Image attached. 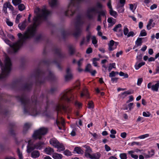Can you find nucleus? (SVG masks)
Wrapping results in <instances>:
<instances>
[{"mask_svg": "<svg viewBox=\"0 0 159 159\" xmlns=\"http://www.w3.org/2000/svg\"><path fill=\"white\" fill-rule=\"evenodd\" d=\"M18 6V9L20 11H22L25 9V5L23 4L20 3Z\"/></svg>", "mask_w": 159, "mask_h": 159, "instance_id": "e433bc0d", "label": "nucleus"}, {"mask_svg": "<svg viewBox=\"0 0 159 159\" xmlns=\"http://www.w3.org/2000/svg\"><path fill=\"white\" fill-rule=\"evenodd\" d=\"M69 51L70 54L71 55H72L74 53L75 50L73 47H72V46H70L69 47Z\"/></svg>", "mask_w": 159, "mask_h": 159, "instance_id": "37998d69", "label": "nucleus"}, {"mask_svg": "<svg viewBox=\"0 0 159 159\" xmlns=\"http://www.w3.org/2000/svg\"><path fill=\"white\" fill-rule=\"evenodd\" d=\"M119 156L121 159H127V155L125 153H120Z\"/></svg>", "mask_w": 159, "mask_h": 159, "instance_id": "a18cd8bd", "label": "nucleus"}, {"mask_svg": "<svg viewBox=\"0 0 159 159\" xmlns=\"http://www.w3.org/2000/svg\"><path fill=\"white\" fill-rule=\"evenodd\" d=\"M151 115V114L148 111H143V115L144 117H149Z\"/></svg>", "mask_w": 159, "mask_h": 159, "instance_id": "de8ad7c7", "label": "nucleus"}, {"mask_svg": "<svg viewBox=\"0 0 159 159\" xmlns=\"http://www.w3.org/2000/svg\"><path fill=\"white\" fill-rule=\"evenodd\" d=\"M129 144H130L129 145H131V146H133L135 145H139L140 144V143L139 142H133L132 143H129Z\"/></svg>", "mask_w": 159, "mask_h": 159, "instance_id": "680f3d73", "label": "nucleus"}, {"mask_svg": "<svg viewBox=\"0 0 159 159\" xmlns=\"http://www.w3.org/2000/svg\"><path fill=\"white\" fill-rule=\"evenodd\" d=\"M52 157L54 159H62V156L61 154L57 153H54L52 155Z\"/></svg>", "mask_w": 159, "mask_h": 159, "instance_id": "a878e982", "label": "nucleus"}, {"mask_svg": "<svg viewBox=\"0 0 159 159\" xmlns=\"http://www.w3.org/2000/svg\"><path fill=\"white\" fill-rule=\"evenodd\" d=\"M143 81V79L142 78H139L138 79L137 85L140 86Z\"/></svg>", "mask_w": 159, "mask_h": 159, "instance_id": "603ef678", "label": "nucleus"}, {"mask_svg": "<svg viewBox=\"0 0 159 159\" xmlns=\"http://www.w3.org/2000/svg\"><path fill=\"white\" fill-rule=\"evenodd\" d=\"M122 25L120 24H119L115 26L113 29V30L115 32H117L119 33V35L121 36L123 34L122 30L121 29Z\"/></svg>", "mask_w": 159, "mask_h": 159, "instance_id": "ddd939ff", "label": "nucleus"}, {"mask_svg": "<svg viewBox=\"0 0 159 159\" xmlns=\"http://www.w3.org/2000/svg\"><path fill=\"white\" fill-rule=\"evenodd\" d=\"M88 108L89 109H93L94 108V105L92 101H90L89 102Z\"/></svg>", "mask_w": 159, "mask_h": 159, "instance_id": "49530a36", "label": "nucleus"}, {"mask_svg": "<svg viewBox=\"0 0 159 159\" xmlns=\"http://www.w3.org/2000/svg\"><path fill=\"white\" fill-rule=\"evenodd\" d=\"M159 74V64L156 66V68L155 69V71L154 72V74Z\"/></svg>", "mask_w": 159, "mask_h": 159, "instance_id": "4d7b16f0", "label": "nucleus"}, {"mask_svg": "<svg viewBox=\"0 0 159 159\" xmlns=\"http://www.w3.org/2000/svg\"><path fill=\"white\" fill-rule=\"evenodd\" d=\"M36 16L33 19V24L28 27L23 34L21 33L18 34L19 40L16 42L12 43L7 39L4 40L5 42L9 45L11 48L9 52L15 53L22 47L26 40L33 37L36 34L37 27L43 20H46L50 14L48 11L45 8L40 9L36 8L35 10Z\"/></svg>", "mask_w": 159, "mask_h": 159, "instance_id": "f257e3e1", "label": "nucleus"}, {"mask_svg": "<svg viewBox=\"0 0 159 159\" xmlns=\"http://www.w3.org/2000/svg\"><path fill=\"white\" fill-rule=\"evenodd\" d=\"M50 6L52 7H56L58 3V0H51L49 2Z\"/></svg>", "mask_w": 159, "mask_h": 159, "instance_id": "4be33fe9", "label": "nucleus"}, {"mask_svg": "<svg viewBox=\"0 0 159 159\" xmlns=\"http://www.w3.org/2000/svg\"><path fill=\"white\" fill-rule=\"evenodd\" d=\"M97 13L98 14V21H101V16H105V11L104 10H101L100 11H97Z\"/></svg>", "mask_w": 159, "mask_h": 159, "instance_id": "dca6fc26", "label": "nucleus"}, {"mask_svg": "<svg viewBox=\"0 0 159 159\" xmlns=\"http://www.w3.org/2000/svg\"><path fill=\"white\" fill-rule=\"evenodd\" d=\"M75 106L79 108H80L81 106V103L76 101H75Z\"/></svg>", "mask_w": 159, "mask_h": 159, "instance_id": "338daca9", "label": "nucleus"}, {"mask_svg": "<svg viewBox=\"0 0 159 159\" xmlns=\"http://www.w3.org/2000/svg\"><path fill=\"white\" fill-rule=\"evenodd\" d=\"M145 64V63L144 62H142L140 63H138V62H137L135 63L134 65L135 68L136 70H138L141 66L144 65Z\"/></svg>", "mask_w": 159, "mask_h": 159, "instance_id": "393cba45", "label": "nucleus"}, {"mask_svg": "<svg viewBox=\"0 0 159 159\" xmlns=\"http://www.w3.org/2000/svg\"><path fill=\"white\" fill-rule=\"evenodd\" d=\"M26 26V22L25 20L21 23L19 24L18 25V27L21 30H23L25 28Z\"/></svg>", "mask_w": 159, "mask_h": 159, "instance_id": "412c9836", "label": "nucleus"}, {"mask_svg": "<svg viewBox=\"0 0 159 159\" xmlns=\"http://www.w3.org/2000/svg\"><path fill=\"white\" fill-rule=\"evenodd\" d=\"M12 4L15 6H17L21 2V0H12Z\"/></svg>", "mask_w": 159, "mask_h": 159, "instance_id": "f704fd0d", "label": "nucleus"}, {"mask_svg": "<svg viewBox=\"0 0 159 159\" xmlns=\"http://www.w3.org/2000/svg\"><path fill=\"white\" fill-rule=\"evenodd\" d=\"M48 72L49 74L48 77L51 79H53L54 78V76L53 73L51 71H49Z\"/></svg>", "mask_w": 159, "mask_h": 159, "instance_id": "5fc2aeb1", "label": "nucleus"}, {"mask_svg": "<svg viewBox=\"0 0 159 159\" xmlns=\"http://www.w3.org/2000/svg\"><path fill=\"white\" fill-rule=\"evenodd\" d=\"M38 75L40 76H45V74L44 72L40 70H39L37 72Z\"/></svg>", "mask_w": 159, "mask_h": 159, "instance_id": "864d4df0", "label": "nucleus"}, {"mask_svg": "<svg viewBox=\"0 0 159 159\" xmlns=\"http://www.w3.org/2000/svg\"><path fill=\"white\" fill-rule=\"evenodd\" d=\"M84 96H85L88 98H89V93L87 90H84L80 94V97H83Z\"/></svg>", "mask_w": 159, "mask_h": 159, "instance_id": "2f4dec72", "label": "nucleus"}, {"mask_svg": "<svg viewBox=\"0 0 159 159\" xmlns=\"http://www.w3.org/2000/svg\"><path fill=\"white\" fill-rule=\"evenodd\" d=\"M17 98L23 107L25 114L35 116L41 113L36 108L38 104L37 99L31 102L24 94H22L20 96H18Z\"/></svg>", "mask_w": 159, "mask_h": 159, "instance_id": "f03ea898", "label": "nucleus"}, {"mask_svg": "<svg viewBox=\"0 0 159 159\" xmlns=\"http://www.w3.org/2000/svg\"><path fill=\"white\" fill-rule=\"evenodd\" d=\"M91 66L90 64H88L86 67L85 71L88 72H91Z\"/></svg>", "mask_w": 159, "mask_h": 159, "instance_id": "8fccbe9b", "label": "nucleus"}, {"mask_svg": "<svg viewBox=\"0 0 159 159\" xmlns=\"http://www.w3.org/2000/svg\"><path fill=\"white\" fill-rule=\"evenodd\" d=\"M92 52V49L91 48H88L86 51V53L87 54H90Z\"/></svg>", "mask_w": 159, "mask_h": 159, "instance_id": "774afa93", "label": "nucleus"}, {"mask_svg": "<svg viewBox=\"0 0 159 159\" xmlns=\"http://www.w3.org/2000/svg\"><path fill=\"white\" fill-rule=\"evenodd\" d=\"M21 17V16L19 14L17 15L16 19V23H18L19 22L20 19Z\"/></svg>", "mask_w": 159, "mask_h": 159, "instance_id": "6e6d98bb", "label": "nucleus"}, {"mask_svg": "<svg viewBox=\"0 0 159 159\" xmlns=\"http://www.w3.org/2000/svg\"><path fill=\"white\" fill-rule=\"evenodd\" d=\"M39 156V153L38 151H34L31 153V157L34 158L38 157Z\"/></svg>", "mask_w": 159, "mask_h": 159, "instance_id": "cd10ccee", "label": "nucleus"}, {"mask_svg": "<svg viewBox=\"0 0 159 159\" xmlns=\"http://www.w3.org/2000/svg\"><path fill=\"white\" fill-rule=\"evenodd\" d=\"M47 131V128L44 127L41 128L34 131L32 137L34 139H41L42 136L45 134Z\"/></svg>", "mask_w": 159, "mask_h": 159, "instance_id": "0eeeda50", "label": "nucleus"}, {"mask_svg": "<svg viewBox=\"0 0 159 159\" xmlns=\"http://www.w3.org/2000/svg\"><path fill=\"white\" fill-rule=\"evenodd\" d=\"M97 60V59L96 58H94L93 60V64L94 66L95 67H97L98 66L97 62L96 61Z\"/></svg>", "mask_w": 159, "mask_h": 159, "instance_id": "052dcab7", "label": "nucleus"}, {"mask_svg": "<svg viewBox=\"0 0 159 159\" xmlns=\"http://www.w3.org/2000/svg\"><path fill=\"white\" fill-rule=\"evenodd\" d=\"M55 53L59 56H60L61 55V50L59 49H57L55 51Z\"/></svg>", "mask_w": 159, "mask_h": 159, "instance_id": "0e129e2a", "label": "nucleus"}, {"mask_svg": "<svg viewBox=\"0 0 159 159\" xmlns=\"http://www.w3.org/2000/svg\"><path fill=\"white\" fill-rule=\"evenodd\" d=\"M56 122L59 129L60 130L61 129V127H60L59 125L61 124V125L63 126H64V125L65 124V121L64 119L62 118H61V121H59L58 120H57Z\"/></svg>", "mask_w": 159, "mask_h": 159, "instance_id": "5701e85b", "label": "nucleus"}, {"mask_svg": "<svg viewBox=\"0 0 159 159\" xmlns=\"http://www.w3.org/2000/svg\"><path fill=\"white\" fill-rule=\"evenodd\" d=\"M83 147L86 148L85 151L86 152L85 153V156H86V154H90V153L92 151V150L89 146H88L86 145H85L83 146Z\"/></svg>", "mask_w": 159, "mask_h": 159, "instance_id": "c756f323", "label": "nucleus"}, {"mask_svg": "<svg viewBox=\"0 0 159 159\" xmlns=\"http://www.w3.org/2000/svg\"><path fill=\"white\" fill-rule=\"evenodd\" d=\"M55 148H57V151L60 152L63 151L65 149V147L64 145L59 142L57 143Z\"/></svg>", "mask_w": 159, "mask_h": 159, "instance_id": "a211bd4d", "label": "nucleus"}, {"mask_svg": "<svg viewBox=\"0 0 159 159\" xmlns=\"http://www.w3.org/2000/svg\"><path fill=\"white\" fill-rule=\"evenodd\" d=\"M44 152L47 154L51 155L54 153V150L53 148L48 147L45 148L44 149Z\"/></svg>", "mask_w": 159, "mask_h": 159, "instance_id": "2eb2a0df", "label": "nucleus"}, {"mask_svg": "<svg viewBox=\"0 0 159 159\" xmlns=\"http://www.w3.org/2000/svg\"><path fill=\"white\" fill-rule=\"evenodd\" d=\"M159 57V53L157 54L155 56V58L151 57L148 59V61L149 62H151L155 61V60Z\"/></svg>", "mask_w": 159, "mask_h": 159, "instance_id": "473e14b6", "label": "nucleus"}, {"mask_svg": "<svg viewBox=\"0 0 159 159\" xmlns=\"http://www.w3.org/2000/svg\"><path fill=\"white\" fill-rule=\"evenodd\" d=\"M110 14L112 16L116 18L117 16V14L116 11H113L112 9L110 10H109Z\"/></svg>", "mask_w": 159, "mask_h": 159, "instance_id": "72a5a7b5", "label": "nucleus"}, {"mask_svg": "<svg viewBox=\"0 0 159 159\" xmlns=\"http://www.w3.org/2000/svg\"><path fill=\"white\" fill-rule=\"evenodd\" d=\"M72 94V90L70 89L66 90L61 93L60 97L59 102L56 106V110L57 111L62 110L67 113H69L70 109L65 106L64 103L66 101L68 102L71 101L72 98L70 97Z\"/></svg>", "mask_w": 159, "mask_h": 159, "instance_id": "7ed1b4c3", "label": "nucleus"}, {"mask_svg": "<svg viewBox=\"0 0 159 159\" xmlns=\"http://www.w3.org/2000/svg\"><path fill=\"white\" fill-rule=\"evenodd\" d=\"M64 154L65 155L67 156H70L71 155V152L68 150L65 151L64 152Z\"/></svg>", "mask_w": 159, "mask_h": 159, "instance_id": "3c124183", "label": "nucleus"}, {"mask_svg": "<svg viewBox=\"0 0 159 159\" xmlns=\"http://www.w3.org/2000/svg\"><path fill=\"white\" fill-rule=\"evenodd\" d=\"M66 74L65 76V80L66 81H68L71 80L73 78V75L70 72V69L69 68L66 70Z\"/></svg>", "mask_w": 159, "mask_h": 159, "instance_id": "f8f14e48", "label": "nucleus"}, {"mask_svg": "<svg viewBox=\"0 0 159 159\" xmlns=\"http://www.w3.org/2000/svg\"><path fill=\"white\" fill-rule=\"evenodd\" d=\"M84 0H71L67 10L66 12V16H72L75 12L76 9L79 5L80 3L83 2Z\"/></svg>", "mask_w": 159, "mask_h": 159, "instance_id": "39448f33", "label": "nucleus"}, {"mask_svg": "<svg viewBox=\"0 0 159 159\" xmlns=\"http://www.w3.org/2000/svg\"><path fill=\"white\" fill-rule=\"evenodd\" d=\"M43 142L39 141L34 144V147L35 148L37 149H41L43 147Z\"/></svg>", "mask_w": 159, "mask_h": 159, "instance_id": "6ab92c4d", "label": "nucleus"}, {"mask_svg": "<svg viewBox=\"0 0 159 159\" xmlns=\"http://www.w3.org/2000/svg\"><path fill=\"white\" fill-rule=\"evenodd\" d=\"M113 18H109L107 19L108 22L112 25L114 24V23L113 21Z\"/></svg>", "mask_w": 159, "mask_h": 159, "instance_id": "13d9d810", "label": "nucleus"}, {"mask_svg": "<svg viewBox=\"0 0 159 159\" xmlns=\"http://www.w3.org/2000/svg\"><path fill=\"white\" fill-rule=\"evenodd\" d=\"M50 144L53 146L54 147L57 145L59 142L55 138H52L49 140Z\"/></svg>", "mask_w": 159, "mask_h": 159, "instance_id": "b1692460", "label": "nucleus"}, {"mask_svg": "<svg viewBox=\"0 0 159 159\" xmlns=\"http://www.w3.org/2000/svg\"><path fill=\"white\" fill-rule=\"evenodd\" d=\"M153 22V20L152 19H150L147 25V28L148 30H150L152 27H154V25H152V23Z\"/></svg>", "mask_w": 159, "mask_h": 159, "instance_id": "bb28decb", "label": "nucleus"}, {"mask_svg": "<svg viewBox=\"0 0 159 159\" xmlns=\"http://www.w3.org/2000/svg\"><path fill=\"white\" fill-rule=\"evenodd\" d=\"M129 30L127 28V26H125L124 27L123 32L124 34L125 35H127L129 33Z\"/></svg>", "mask_w": 159, "mask_h": 159, "instance_id": "09e8293b", "label": "nucleus"}, {"mask_svg": "<svg viewBox=\"0 0 159 159\" xmlns=\"http://www.w3.org/2000/svg\"><path fill=\"white\" fill-rule=\"evenodd\" d=\"M86 157L92 159H99L100 157V154L99 152L93 153L92 155L87 154Z\"/></svg>", "mask_w": 159, "mask_h": 159, "instance_id": "4468645a", "label": "nucleus"}, {"mask_svg": "<svg viewBox=\"0 0 159 159\" xmlns=\"http://www.w3.org/2000/svg\"><path fill=\"white\" fill-rule=\"evenodd\" d=\"M135 35L134 32L133 31H130L128 33V34L127 35L128 37H129L130 36L133 37Z\"/></svg>", "mask_w": 159, "mask_h": 159, "instance_id": "e2e57ef3", "label": "nucleus"}, {"mask_svg": "<svg viewBox=\"0 0 159 159\" xmlns=\"http://www.w3.org/2000/svg\"><path fill=\"white\" fill-rule=\"evenodd\" d=\"M118 44V42H115L112 40H111L108 44L109 50L110 51L114 50L116 48Z\"/></svg>", "mask_w": 159, "mask_h": 159, "instance_id": "9b49d317", "label": "nucleus"}, {"mask_svg": "<svg viewBox=\"0 0 159 159\" xmlns=\"http://www.w3.org/2000/svg\"><path fill=\"white\" fill-rule=\"evenodd\" d=\"M144 39H147V38H138L135 41V43L136 47L141 45L142 43V40Z\"/></svg>", "mask_w": 159, "mask_h": 159, "instance_id": "f3484780", "label": "nucleus"}, {"mask_svg": "<svg viewBox=\"0 0 159 159\" xmlns=\"http://www.w3.org/2000/svg\"><path fill=\"white\" fill-rule=\"evenodd\" d=\"M31 125L30 123H27L25 124L24 128H23V133L24 134H25L26 133V132L27 131L29 128L31 126Z\"/></svg>", "mask_w": 159, "mask_h": 159, "instance_id": "aec40b11", "label": "nucleus"}, {"mask_svg": "<svg viewBox=\"0 0 159 159\" xmlns=\"http://www.w3.org/2000/svg\"><path fill=\"white\" fill-rule=\"evenodd\" d=\"M134 97L132 95L129 96V99L127 101L126 103H128L132 102L134 100Z\"/></svg>", "mask_w": 159, "mask_h": 159, "instance_id": "bf43d9fd", "label": "nucleus"}, {"mask_svg": "<svg viewBox=\"0 0 159 159\" xmlns=\"http://www.w3.org/2000/svg\"><path fill=\"white\" fill-rule=\"evenodd\" d=\"M42 115L43 116H45L46 117H50V114L49 112L47 111H46L42 113Z\"/></svg>", "mask_w": 159, "mask_h": 159, "instance_id": "c03bdc74", "label": "nucleus"}, {"mask_svg": "<svg viewBox=\"0 0 159 159\" xmlns=\"http://www.w3.org/2000/svg\"><path fill=\"white\" fill-rule=\"evenodd\" d=\"M134 103H130L128 104V106L129 110H131L133 108V105Z\"/></svg>", "mask_w": 159, "mask_h": 159, "instance_id": "69168bd1", "label": "nucleus"}, {"mask_svg": "<svg viewBox=\"0 0 159 159\" xmlns=\"http://www.w3.org/2000/svg\"><path fill=\"white\" fill-rule=\"evenodd\" d=\"M25 141L26 143H28L27 146V151L28 153H30L34 149V148L33 147L34 141L33 139H27Z\"/></svg>", "mask_w": 159, "mask_h": 159, "instance_id": "1a4fd4ad", "label": "nucleus"}, {"mask_svg": "<svg viewBox=\"0 0 159 159\" xmlns=\"http://www.w3.org/2000/svg\"><path fill=\"white\" fill-rule=\"evenodd\" d=\"M75 152H76L78 154H82L83 153V151L79 147H76L74 150Z\"/></svg>", "mask_w": 159, "mask_h": 159, "instance_id": "c85d7f7f", "label": "nucleus"}, {"mask_svg": "<svg viewBox=\"0 0 159 159\" xmlns=\"http://www.w3.org/2000/svg\"><path fill=\"white\" fill-rule=\"evenodd\" d=\"M84 23L83 16L80 15H78L76 18L75 32L73 34L75 37H78L80 35L81 32V27Z\"/></svg>", "mask_w": 159, "mask_h": 159, "instance_id": "423d86ee", "label": "nucleus"}, {"mask_svg": "<svg viewBox=\"0 0 159 159\" xmlns=\"http://www.w3.org/2000/svg\"><path fill=\"white\" fill-rule=\"evenodd\" d=\"M91 39L92 43L94 45L95 47L97 48L98 46L97 45L98 41L96 39V37L94 36H93L91 38Z\"/></svg>", "mask_w": 159, "mask_h": 159, "instance_id": "7c9ffc66", "label": "nucleus"}, {"mask_svg": "<svg viewBox=\"0 0 159 159\" xmlns=\"http://www.w3.org/2000/svg\"><path fill=\"white\" fill-rule=\"evenodd\" d=\"M149 136V135L148 134H146L143 135H141L135 138V139H144L148 137Z\"/></svg>", "mask_w": 159, "mask_h": 159, "instance_id": "58836bf2", "label": "nucleus"}, {"mask_svg": "<svg viewBox=\"0 0 159 159\" xmlns=\"http://www.w3.org/2000/svg\"><path fill=\"white\" fill-rule=\"evenodd\" d=\"M147 87L148 89H151L153 91L158 92L159 88V80L156 81V83L153 85H152V83H149L147 85Z\"/></svg>", "mask_w": 159, "mask_h": 159, "instance_id": "6e6552de", "label": "nucleus"}, {"mask_svg": "<svg viewBox=\"0 0 159 159\" xmlns=\"http://www.w3.org/2000/svg\"><path fill=\"white\" fill-rule=\"evenodd\" d=\"M118 72H115L113 71H112L109 73V76L110 77L112 78L116 76V75L118 74Z\"/></svg>", "mask_w": 159, "mask_h": 159, "instance_id": "ea45409f", "label": "nucleus"}, {"mask_svg": "<svg viewBox=\"0 0 159 159\" xmlns=\"http://www.w3.org/2000/svg\"><path fill=\"white\" fill-rule=\"evenodd\" d=\"M0 66L1 67L2 73L0 74V79H3L8 76L11 70V64L10 58L6 57L3 65L0 59Z\"/></svg>", "mask_w": 159, "mask_h": 159, "instance_id": "20e7f679", "label": "nucleus"}, {"mask_svg": "<svg viewBox=\"0 0 159 159\" xmlns=\"http://www.w3.org/2000/svg\"><path fill=\"white\" fill-rule=\"evenodd\" d=\"M97 11H97L94 7L89 8L87 10V16L89 19H93V15L90 14V13L91 12H96L97 13Z\"/></svg>", "mask_w": 159, "mask_h": 159, "instance_id": "9d476101", "label": "nucleus"}, {"mask_svg": "<svg viewBox=\"0 0 159 159\" xmlns=\"http://www.w3.org/2000/svg\"><path fill=\"white\" fill-rule=\"evenodd\" d=\"M115 68L116 63H115L110 64L108 68L109 71H111L113 68Z\"/></svg>", "mask_w": 159, "mask_h": 159, "instance_id": "c9c22d12", "label": "nucleus"}, {"mask_svg": "<svg viewBox=\"0 0 159 159\" xmlns=\"http://www.w3.org/2000/svg\"><path fill=\"white\" fill-rule=\"evenodd\" d=\"M147 35V33L146 32V31L145 30H142L139 34V36L140 37H143L145 36H146Z\"/></svg>", "mask_w": 159, "mask_h": 159, "instance_id": "4c0bfd02", "label": "nucleus"}, {"mask_svg": "<svg viewBox=\"0 0 159 159\" xmlns=\"http://www.w3.org/2000/svg\"><path fill=\"white\" fill-rule=\"evenodd\" d=\"M17 152L19 159H23L22 153L21 152L19 149L18 148Z\"/></svg>", "mask_w": 159, "mask_h": 159, "instance_id": "a19ab883", "label": "nucleus"}, {"mask_svg": "<svg viewBox=\"0 0 159 159\" xmlns=\"http://www.w3.org/2000/svg\"><path fill=\"white\" fill-rule=\"evenodd\" d=\"M154 151L153 150H151L150 151H148V154L147 155V157H150L154 155Z\"/></svg>", "mask_w": 159, "mask_h": 159, "instance_id": "79ce46f5", "label": "nucleus"}]
</instances>
